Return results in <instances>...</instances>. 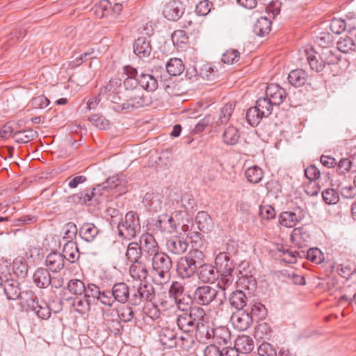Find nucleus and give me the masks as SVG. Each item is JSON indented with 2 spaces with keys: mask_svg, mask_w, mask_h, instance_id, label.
I'll list each match as a JSON object with an SVG mask.
<instances>
[{
  "mask_svg": "<svg viewBox=\"0 0 356 356\" xmlns=\"http://www.w3.org/2000/svg\"><path fill=\"white\" fill-rule=\"evenodd\" d=\"M118 235L127 240H131L140 232L138 216L134 211H129L124 218L118 224Z\"/></svg>",
  "mask_w": 356,
  "mask_h": 356,
  "instance_id": "nucleus-1",
  "label": "nucleus"
},
{
  "mask_svg": "<svg viewBox=\"0 0 356 356\" xmlns=\"http://www.w3.org/2000/svg\"><path fill=\"white\" fill-rule=\"evenodd\" d=\"M126 97H127L126 102L121 105H118V108H115V110L120 108L122 111H131L149 106L152 104V98L142 88L134 90V92L127 94Z\"/></svg>",
  "mask_w": 356,
  "mask_h": 356,
  "instance_id": "nucleus-2",
  "label": "nucleus"
},
{
  "mask_svg": "<svg viewBox=\"0 0 356 356\" xmlns=\"http://www.w3.org/2000/svg\"><path fill=\"white\" fill-rule=\"evenodd\" d=\"M25 296L24 303L26 305L27 310L33 312L39 318L42 320H47L50 318L51 309L46 302L39 300L33 291L26 292Z\"/></svg>",
  "mask_w": 356,
  "mask_h": 356,
  "instance_id": "nucleus-3",
  "label": "nucleus"
},
{
  "mask_svg": "<svg viewBox=\"0 0 356 356\" xmlns=\"http://www.w3.org/2000/svg\"><path fill=\"white\" fill-rule=\"evenodd\" d=\"M218 291L210 285L204 284L195 289L193 299L199 305H209L218 297Z\"/></svg>",
  "mask_w": 356,
  "mask_h": 356,
  "instance_id": "nucleus-4",
  "label": "nucleus"
},
{
  "mask_svg": "<svg viewBox=\"0 0 356 356\" xmlns=\"http://www.w3.org/2000/svg\"><path fill=\"white\" fill-rule=\"evenodd\" d=\"M152 266L161 278H165L172 266L170 257L165 252H158L152 256Z\"/></svg>",
  "mask_w": 356,
  "mask_h": 356,
  "instance_id": "nucleus-5",
  "label": "nucleus"
},
{
  "mask_svg": "<svg viewBox=\"0 0 356 356\" xmlns=\"http://www.w3.org/2000/svg\"><path fill=\"white\" fill-rule=\"evenodd\" d=\"M127 181L125 176L117 175L107 178L104 182L98 185V188L96 190H104L106 191L115 190L120 194H123L127 191Z\"/></svg>",
  "mask_w": 356,
  "mask_h": 356,
  "instance_id": "nucleus-6",
  "label": "nucleus"
},
{
  "mask_svg": "<svg viewBox=\"0 0 356 356\" xmlns=\"http://www.w3.org/2000/svg\"><path fill=\"white\" fill-rule=\"evenodd\" d=\"M305 217V211L300 207L293 211H284L280 214L279 222L281 225L286 227H294Z\"/></svg>",
  "mask_w": 356,
  "mask_h": 356,
  "instance_id": "nucleus-7",
  "label": "nucleus"
},
{
  "mask_svg": "<svg viewBox=\"0 0 356 356\" xmlns=\"http://www.w3.org/2000/svg\"><path fill=\"white\" fill-rule=\"evenodd\" d=\"M234 250L233 244H227V252H220L215 259V264L220 273L227 274L232 273L234 270L233 261L230 259L232 252Z\"/></svg>",
  "mask_w": 356,
  "mask_h": 356,
  "instance_id": "nucleus-8",
  "label": "nucleus"
},
{
  "mask_svg": "<svg viewBox=\"0 0 356 356\" xmlns=\"http://www.w3.org/2000/svg\"><path fill=\"white\" fill-rule=\"evenodd\" d=\"M231 321L235 327L241 330H246L253 323L252 316L249 314V309L238 310L233 313Z\"/></svg>",
  "mask_w": 356,
  "mask_h": 356,
  "instance_id": "nucleus-9",
  "label": "nucleus"
},
{
  "mask_svg": "<svg viewBox=\"0 0 356 356\" xmlns=\"http://www.w3.org/2000/svg\"><path fill=\"white\" fill-rule=\"evenodd\" d=\"M184 8L181 1L172 0L163 8V15L168 20L177 21L184 14Z\"/></svg>",
  "mask_w": 356,
  "mask_h": 356,
  "instance_id": "nucleus-10",
  "label": "nucleus"
},
{
  "mask_svg": "<svg viewBox=\"0 0 356 356\" xmlns=\"http://www.w3.org/2000/svg\"><path fill=\"white\" fill-rule=\"evenodd\" d=\"M1 287L3 289L4 294L8 300H14L19 298L22 299L19 283L16 280L5 276L4 278L2 277Z\"/></svg>",
  "mask_w": 356,
  "mask_h": 356,
  "instance_id": "nucleus-11",
  "label": "nucleus"
},
{
  "mask_svg": "<svg viewBox=\"0 0 356 356\" xmlns=\"http://www.w3.org/2000/svg\"><path fill=\"white\" fill-rule=\"evenodd\" d=\"M103 318L107 329L114 334L120 333L122 327L120 317L118 315V310L108 309L104 312Z\"/></svg>",
  "mask_w": 356,
  "mask_h": 356,
  "instance_id": "nucleus-12",
  "label": "nucleus"
},
{
  "mask_svg": "<svg viewBox=\"0 0 356 356\" xmlns=\"http://www.w3.org/2000/svg\"><path fill=\"white\" fill-rule=\"evenodd\" d=\"M139 246L142 252L149 256H153L159 252V247L154 236L149 233H144L140 237Z\"/></svg>",
  "mask_w": 356,
  "mask_h": 356,
  "instance_id": "nucleus-13",
  "label": "nucleus"
},
{
  "mask_svg": "<svg viewBox=\"0 0 356 356\" xmlns=\"http://www.w3.org/2000/svg\"><path fill=\"white\" fill-rule=\"evenodd\" d=\"M218 272L213 265L205 263L197 269L196 274L202 282L207 284L214 282L218 277Z\"/></svg>",
  "mask_w": 356,
  "mask_h": 356,
  "instance_id": "nucleus-14",
  "label": "nucleus"
},
{
  "mask_svg": "<svg viewBox=\"0 0 356 356\" xmlns=\"http://www.w3.org/2000/svg\"><path fill=\"white\" fill-rule=\"evenodd\" d=\"M97 188L98 185L92 188V190L86 189L78 193L77 194L72 195V201L76 204H84L86 202L90 201L92 197L96 198L97 200V197L102 195V193L105 191L104 190H96Z\"/></svg>",
  "mask_w": 356,
  "mask_h": 356,
  "instance_id": "nucleus-15",
  "label": "nucleus"
},
{
  "mask_svg": "<svg viewBox=\"0 0 356 356\" xmlns=\"http://www.w3.org/2000/svg\"><path fill=\"white\" fill-rule=\"evenodd\" d=\"M45 263L49 270L58 273L65 266V256L58 252H52L47 256Z\"/></svg>",
  "mask_w": 356,
  "mask_h": 356,
  "instance_id": "nucleus-16",
  "label": "nucleus"
},
{
  "mask_svg": "<svg viewBox=\"0 0 356 356\" xmlns=\"http://www.w3.org/2000/svg\"><path fill=\"white\" fill-rule=\"evenodd\" d=\"M152 48L150 40L146 37H139L134 44V51L140 58H147Z\"/></svg>",
  "mask_w": 356,
  "mask_h": 356,
  "instance_id": "nucleus-17",
  "label": "nucleus"
},
{
  "mask_svg": "<svg viewBox=\"0 0 356 356\" xmlns=\"http://www.w3.org/2000/svg\"><path fill=\"white\" fill-rule=\"evenodd\" d=\"M177 271L178 275L183 279L190 278L197 273V268L188 259L183 257L177 263Z\"/></svg>",
  "mask_w": 356,
  "mask_h": 356,
  "instance_id": "nucleus-18",
  "label": "nucleus"
},
{
  "mask_svg": "<svg viewBox=\"0 0 356 356\" xmlns=\"http://www.w3.org/2000/svg\"><path fill=\"white\" fill-rule=\"evenodd\" d=\"M188 248L186 241L179 236L170 238L166 242V248L168 252L174 254H181L185 252Z\"/></svg>",
  "mask_w": 356,
  "mask_h": 356,
  "instance_id": "nucleus-19",
  "label": "nucleus"
},
{
  "mask_svg": "<svg viewBox=\"0 0 356 356\" xmlns=\"http://www.w3.org/2000/svg\"><path fill=\"white\" fill-rule=\"evenodd\" d=\"M129 286L124 282H118L113 286L111 293L115 301L124 304L128 302L129 298Z\"/></svg>",
  "mask_w": 356,
  "mask_h": 356,
  "instance_id": "nucleus-20",
  "label": "nucleus"
},
{
  "mask_svg": "<svg viewBox=\"0 0 356 356\" xmlns=\"http://www.w3.org/2000/svg\"><path fill=\"white\" fill-rule=\"evenodd\" d=\"M33 282L41 289L48 287L52 283L51 276L48 269L38 268L33 275Z\"/></svg>",
  "mask_w": 356,
  "mask_h": 356,
  "instance_id": "nucleus-21",
  "label": "nucleus"
},
{
  "mask_svg": "<svg viewBox=\"0 0 356 356\" xmlns=\"http://www.w3.org/2000/svg\"><path fill=\"white\" fill-rule=\"evenodd\" d=\"M213 330V327L211 326L209 321L204 318L203 321L195 325L194 332L196 339L204 341L211 339Z\"/></svg>",
  "mask_w": 356,
  "mask_h": 356,
  "instance_id": "nucleus-22",
  "label": "nucleus"
},
{
  "mask_svg": "<svg viewBox=\"0 0 356 356\" xmlns=\"http://www.w3.org/2000/svg\"><path fill=\"white\" fill-rule=\"evenodd\" d=\"M193 71L195 76L199 75L207 81H213L216 78V71L214 70L212 65L209 63H202L197 67H194Z\"/></svg>",
  "mask_w": 356,
  "mask_h": 356,
  "instance_id": "nucleus-23",
  "label": "nucleus"
},
{
  "mask_svg": "<svg viewBox=\"0 0 356 356\" xmlns=\"http://www.w3.org/2000/svg\"><path fill=\"white\" fill-rule=\"evenodd\" d=\"M159 341L164 348H172L177 346V334L174 330L165 327L159 334Z\"/></svg>",
  "mask_w": 356,
  "mask_h": 356,
  "instance_id": "nucleus-24",
  "label": "nucleus"
},
{
  "mask_svg": "<svg viewBox=\"0 0 356 356\" xmlns=\"http://www.w3.org/2000/svg\"><path fill=\"white\" fill-rule=\"evenodd\" d=\"M234 346L240 353L248 354L254 349V341L250 337L241 335L235 339Z\"/></svg>",
  "mask_w": 356,
  "mask_h": 356,
  "instance_id": "nucleus-25",
  "label": "nucleus"
},
{
  "mask_svg": "<svg viewBox=\"0 0 356 356\" xmlns=\"http://www.w3.org/2000/svg\"><path fill=\"white\" fill-rule=\"evenodd\" d=\"M211 335V339L219 345L227 344L231 340L230 331L224 326L213 328Z\"/></svg>",
  "mask_w": 356,
  "mask_h": 356,
  "instance_id": "nucleus-26",
  "label": "nucleus"
},
{
  "mask_svg": "<svg viewBox=\"0 0 356 356\" xmlns=\"http://www.w3.org/2000/svg\"><path fill=\"white\" fill-rule=\"evenodd\" d=\"M99 230L92 223L86 222L79 229L80 237L86 242H92L97 236Z\"/></svg>",
  "mask_w": 356,
  "mask_h": 356,
  "instance_id": "nucleus-27",
  "label": "nucleus"
},
{
  "mask_svg": "<svg viewBox=\"0 0 356 356\" xmlns=\"http://www.w3.org/2000/svg\"><path fill=\"white\" fill-rule=\"evenodd\" d=\"M129 273L134 280H138L140 281L145 280L148 275L147 266L142 261L131 264Z\"/></svg>",
  "mask_w": 356,
  "mask_h": 356,
  "instance_id": "nucleus-28",
  "label": "nucleus"
},
{
  "mask_svg": "<svg viewBox=\"0 0 356 356\" xmlns=\"http://www.w3.org/2000/svg\"><path fill=\"white\" fill-rule=\"evenodd\" d=\"M63 256H65V260L74 263L79 257L80 253L77 244L74 241H67L63 246Z\"/></svg>",
  "mask_w": 356,
  "mask_h": 356,
  "instance_id": "nucleus-29",
  "label": "nucleus"
},
{
  "mask_svg": "<svg viewBox=\"0 0 356 356\" xmlns=\"http://www.w3.org/2000/svg\"><path fill=\"white\" fill-rule=\"evenodd\" d=\"M247 297L241 290H236L230 293L229 302L232 307L238 310H243L247 303Z\"/></svg>",
  "mask_w": 356,
  "mask_h": 356,
  "instance_id": "nucleus-30",
  "label": "nucleus"
},
{
  "mask_svg": "<svg viewBox=\"0 0 356 356\" xmlns=\"http://www.w3.org/2000/svg\"><path fill=\"white\" fill-rule=\"evenodd\" d=\"M271 21L266 17H261L254 24V33L260 37L267 35L271 30Z\"/></svg>",
  "mask_w": 356,
  "mask_h": 356,
  "instance_id": "nucleus-31",
  "label": "nucleus"
},
{
  "mask_svg": "<svg viewBox=\"0 0 356 356\" xmlns=\"http://www.w3.org/2000/svg\"><path fill=\"white\" fill-rule=\"evenodd\" d=\"M195 224L200 231L207 232L210 231L213 226L212 219L205 211H200L195 217Z\"/></svg>",
  "mask_w": 356,
  "mask_h": 356,
  "instance_id": "nucleus-32",
  "label": "nucleus"
},
{
  "mask_svg": "<svg viewBox=\"0 0 356 356\" xmlns=\"http://www.w3.org/2000/svg\"><path fill=\"white\" fill-rule=\"evenodd\" d=\"M319 57L324 64V66H325V65H337L341 60V56L337 54V51L331 50L327 48L322 49Z\"/></svg>",
  "mask_w": 356,
  "mask_h": 356,
  "instance_id": "nucleus-33",
  "label": "nucleus"
},
{
  "mask_svg": "<svg viewBox=\"0 0 356 356\" xmlns=\"http://www.w3.org/2000/svg\"><path fill=\"white\" fill-rule=\"evenodd\" d=\"M194 247L195 245H193V249L187 253L185 257L188 259V260L198 269L206 263V256L202 250Z\"/></svg>",
  "mask_w": 356,
  "mask_h": 356,
  "instance_id": "nucleus-34",
  "label": "nucleus"
},
{
  "mask_svg": "<svg viewBox=\"0 0 356 356\" xmlns=\"http://www.w3.org/2000/svg\"><path fill=\"white\" fill-rule=\"evenodd\" d=\"M38 136V132L31 129L15 131L13 134V138L17 143H27Z\"/></svg>",
  "mask_w": 356,
  "mask_h": 356,
  "instance_id": "nucleus-35",
  "label": "nucleus"
},
{
  "mask_svg": "<svg viewBox=\"0 0 356 356\" xmlns=\"http://www.w3.org/2000/svg\"><path fill=\"white\" fill-rule=\"evenodd\" d=\"M142 250L137 242H131L127 248L125 253V257L128 261L133 264L140 261L142 256Z\"/></svg>",
  "mask_w": 356,
  "mask_h": 356,
  "instance_id": "nucleus-36",
  "label": "nucleus"
},
{
  "mask_svg": "<svg viewBox=\"0 0 356 356\" xmlns=\"http://www.w3.org/2000/svg\"><path fill=\"white\" fill-rule=\"evenodd\" d=\"M288 81L295 87L302 86L307 81V73L301 69L292 70L288 75Z\"/></svg>",
  "mask_w": 356,
  "mask_h": 356,
  "instance_id": "nucleus-37",
  "label": "nucleus"
},
{
  "mask_svg": "<svg viewBox=\"0 0 356 356\" xmlns=\"http://www.w3.org/2000/svg\"><path fill=\"white\" fill-rule=\"evenodd\" d=\"M140 88L147 91H154L159 87L157 79L152 75L142 73L139 78Z\"/></svg>",
  "mask_w": 356,
  "mask_h": 356,
  "instance_id": "nucleus-38",
  "label": "nucleus"
},
{
  "mask_svg": "<svg viewBox=\"0 0 356 356\" xmlns=\"http://www.w3.org/2000/svg\"><path fill=\"white\" fill-rule=\"evenodd\" d=\"M136 288V293H138L140 296H144L142 298V303L144 302H149L152 301L154 296V288L149 283H140Z\"/></svg>",
  "mask_w": 356,
  "mask_h": 356,
  "instance_id": "nucleus-39",
  "label": "nucleus"
},
{
  "mask_svg": "<svg viewBox=\"0 0 356 356\" xmlns=\"http://www.w3.org/2000/svg\"><path fill=\"white\" fill-rule=\"evenodd\" d=\"M166 71L170 76L180 75L184 70V65L181 59L173 58L165 65Z\"/></svg>",
  "mask_w": 356,
  "mask_h": 356,
  "instance_id": "nucleus-40",
  "label": "nucleus"
},
{
  "mask_svg": "<svg viewBox=\"0 0 356 356\" xmlns=\"http://www.w3.org/2000/svg\"><path fill=\"white\" fill-rule=\"evenodd\" d=\"M177 324L178 327L184 332H194L195 325L193 323V321L188 317L187 312H184L177 316Z\"/></svg>",
  "mask_w": 356,
  "mask_h": 356,
  "instance_id": "nucleus-41",
  "label": "nucleus"
},
{
  "mask_svg": "<svg viewBox=\"0 0 356 356\" xmlns=\"http://www.w3.org/2000/svg\"><path fill=\"white\" fill-rule=\"evenodd\" d=\"M72 306L79 314H85L90 310L92 305L90 300H88L84 295H82L76 296L73 299Z\"/></svg>",
  "mask_w": 356,
  "mask_h": 356,
  "instance_id": "nucleus-42",
  "label": "nucleus"
},
{
  "mask_svg": "<svg viewBox=\"0 0 356 356\" xmlns=\"http://www.w3.org/2000/svg\"><path fill=\"white\" fill-rule=\"evenodd\" d=\"M238 130L234 126H229L222 134L223 142L229 145H236L239 139Z\"/></svg>",
  "mask_w": 356,
  "mask_h": 356,
  "instance_id": "nucleus-43",
  "label": "nucleus"
},
{
  "mask_svg": "<svg viewBox=\"0 0 356 356\" xmlns=\"http://www.w3.org/2000/svg\"><path fill=\"white\" fill-rule=\"evenodd\" d=\"M245 175L249 182L257 184L261 180L264 172L259 166L253 165L245 171Z\"/></svg>",
  "mask_w": 356,
  "mask_h": 356,
  "instance_id": "nucleus-44",
  "label": "nucleus"
},
{
  "mask_svg": "<svg viewBox=\"0 0 356 356\" xmlns=\"http://www.w3.org/2000/svg\"><path fill=\"white\" fill-rule=\"evenodd\" d=\"M235 104L234 103L226 104L220 111L218 120L216 122L217 125L220 126L225 124L229 120L233 111L234 110Z\"/></svg>",
  "mask_w": 356,
  "mask_h": 356,
  "instance_id": "nucleus-45",
  "label": "nucleus"
},
{
  "mask_svg": "<svg viewBox=\"0 0 356 356\" xmlns=\"http://www.w3.org/2000/svg\"><path fill=\"white\" fill-rule=\"evenodd\" d=\"M356 44L354 40L349 36L340 38L337 42V49L343 53H349L355 50Z\"/></svg>",
  "mask_w": 356,
  "mask_h": 356,
  "instance_id": "nucleus-46",
  "label": "nucleus"
},
{
  "mask_svg": "<svg viewBox=\"0 0 356 356\" xmlns=\"http://www.w3.org/2000/svg\"><path fill=\"white\" fill-rule=\"evenodd\" d=\"M193 301H195L193 296L191 297V295L184 293L176 301H175V303L179 310L183 312H187L189 309L193 307Z\"/></svg>",
  "mask_w": 356,
  "mask_h": 356,
  "instance_id": "nucleus-47",
  "label": "nucleus"
},
{
  "mask_svg": "<svg viewBox=\"0 0 356 356\" xmlns=\"http://www.w3.org/2000/svg\"><path fill=\"white\" fill-rule=\"evenodd\" d=\"M188 317L193 321L195 325L200 323L206 318L205 311L200 306H194L187 311Z\"/></svg>",
  "mask_w": 356,
  "mask_h": 356,
  "instance_id": "nucleus-48",
  "label": "nucleus"
},
{
  "mask_svg": "<svg viewBox=\"0 0 356 356\" xmlns=\"http://www.w3.org/2000/svg\"><path fill=\"white\" fill-rule=\"evenodd\" d=\"M112 4L110 0H101L95 6V14L100 18L108 16L111 14Z\"/></svg>",
  "mask_w": 356,
  "mask_h": 356,
  "instance_id": "nucleus-49",
  "label": "nucleus"
},
{
  "mask_svg": "<svg viewBox=\"0 0 356 356\" xmlns=\"http://www.w3.org/2000/svg\"><path fill=\"white\" fill-rule=\"evenodd\" d=\"M249 314L252 316L253 321L264 319L267 315V310L265 306L261 302H255L251 305Z\"/></svg>",
  "mask_w": 356,
  "mask_h": 356,
  "instance_id": "nucleus-50",
  "label": "nucleus"
},
{
  "mask_svg": "<svg viewBox=\"0 0 356 356\" xmlns=\"http://www.w3.org/2000/svg\"><path fill=\"white\" fill-rule=\"evenodd\" d=\"M83 295L85 298L90 300L92 305H97V298L100 295V289L99 286L94 284H88L86 287Z\"/></svg>",
  "mask_w": 356,
  "mask_h": 356,
  "instance_id": "nucleus-51",
  "label": "nucleus"
},
{
  "mask_svg": "<svg viewBox=\"0 0 356 356\" xmlns=\"http://www.w3.org/2000/svg\"><path fill=\"white\" fill-rule=\"evenodd\" d=\"M88 120L101 130H106L110 127V122L101 114H92L88 118Z\"/></svg>",
  "mask_w": 356,
  "mask_h": 356,
  "instance_id": "nucleus-52",
  "label": "nucleus"
},
{
  "mask_svg": "<svg viewBox=\"0 0 356 356\" xmlns=\"http://www.w3.org/2000/svg\"><path fill=\"white\" fill-rule=\"evenodd\" d=\"M257 109L261 112L264 118L269 116L272 113L273 105L271 102L266 97L259 98L256 102Z\"/></svg>",
  "mask_w": 356,
  "mask_h": 356,
  "instance_id": "nucleus-53",
  "label": "nucleus"
},
{
  "mask_svg": "<svg viewBox=\"0 0 356 356\" xmlns=\"http://www.w3.org/2000/svg\"><path fill=\"white\" fill-rule=\"evenodd\" d=\"M264 118L261 112L257 109V106L250 107L246 112V120L248 122L252 127H256L260 120Z\"/></svg>",
  "mask_w": 356,
  "mask_h": 356,
  "instance_id": "nucleus-54",
  "label": "nucleus"
},
{
  "mask_svg": "<svg viewBox=\"0 0 356 356\" xmlns=\"http://www.w3.org/2000/svg\"><path fill=\"white\" fill-rule=\"evenodd\" d=\"M185 293L184 286L177 281L172 282L170 289L168 290L169 297L174 300V302L179 298Z\"/></svg>",
  "mask_w": 356,
  "mask_h": 356,
  "instance_id": "nucleus-55",
  "label": "nucleus"
},
{
  "mask_svg": "<svg viewBox=\"0 0 356 356\" xmlns=\"http://www.w3.org/2000/svg\"><path fill=\"white\" fill-rule=\"evenodd\" d=\"M118 317H120V322L123 323H135L134 312L129 305L124 306L119 311H118Z\"/></svg>",
  "mask_w": 356,
  "mask_h": 356,
  "instance_id": "nucleus-56",
  "label": "nucleus"
},
{
  "mask_svg": "<svg viewBox=\"0 0 356 356\" xmlns=\"http://www.w3.org/2000/svg\"><path fill=\"white\" fill-rule=\"evenodd\" d=\"M67 289L73 294L78 296H82L86 291V286L84 283L77 279H73L69 281L67 284Z\"/></svg>",
  "mask_w": 356,
  "mask_h": 356,
  "instance_id": "nucleus-57",
  "label": "nucleus"
},
{
  "mask_svg": "<svg viewBox=\"0 0 356 356\" xmlns=\"http://www.w3.org/2000/svg\"><path fill=\"white\" fill-rule=\"evenodd\" d=\"M121 85L122 81L120 79H111L103 88H101L100 93L107 95L109 93L117 92L120 88Z\"/></svg>",
  "mask_w": 356,
  "mask_h": 356,
  "instance_id": "nucleus-58",
  "label": "nucleus"
},
{
  "mask_svg": "<svg viewBox=\"0 0 356 356\" xmlns=\"http://www.w3.org/2000/svg\"><path fill=\"white\" fill-rule=\"evenodd\" d=\"M234 277L232 273H220V277L218 282V287L221 289L224 297H225V291L232 284Z\"/></svg>",
  "mask_w": 356,
  "mask_h": 356,
  "instance_id": "nucleus-59",
  "label": "nucleus"
},
{
  "mask_svg": "<svg viewBox=\"0 0 356 356\" xmlns=\"http://www.w3.org/2000/svg\"><path fill=\"white\" fill-rule=\"evenodd\" d=\"M322 197L326 204H335L339 200L338 193L333 188H327L322 192Z\"/></svg>",
  "mask_w": 356,
  "mask_h": 356,
  "instance_id": "nucleus-60",
  "label": "nucleus"
},
{
  "mask_svg": "<svg viewBox=\"0 0 356 356\" xmlns=\"http://www.w3.org/2000/svg\"><path fill=\"white\" fill-rule=\"evenodd\" d=\"M124 87L127 94L134 92V90H138V89H141L138 78H125L124 80Z\"/></svg>",
  "mask_w": 356,
  "mask_h": 356,
  "instance_id": "nucleus-61",
  "label": "nucleus"
},
{
  "mask_svg": "<svg viewBox=\"0 0 356 356\" xmlns=\"http://www.w3.org/2000/svg\"><path fill=\"white\" fill-rule=\"evenodd\" d=\"M346 26L347 23L344 19L334 18L330 22V28L334 33L340 34L345 31Z\"/></svg>",
  "mask_w": 356,
  "mask_h": 356,
  "instance_id": "nucleus-62",
  "label": "nucleus"
},
{
  "mask_svg": "<svg viewBox=\"0 0 356 356\" xmlns=\"http://www.w3.org/2000/svg\"><path fill=\"white\" fill-rule=\"evenodd\" d=\"M240 53L236 49L227 50L222 55V61L226 64H233L238 60Z\"/></svg>",
  "mask_w": 356,
  "mask_h": 356,
  "instance_id": "nucleus-63",
  "label": "nucleus"
},
{
  "mask_svg": "<svg viewBox=\"0 0 356 356\" xmlns=\"http://www.w3.org/2000/svg\"><path fill=\"white\" fill-rule=\"evenodd\" d=\"M258 354L260 356H276L277 352L274 346L268 343H262L258 348Z\"/></svg>",
  "mask_w": 356,
  "mask_h": 356,
  "instance_id": "nucleus-64",
  "label": "nucleus"
}]
</instances>
